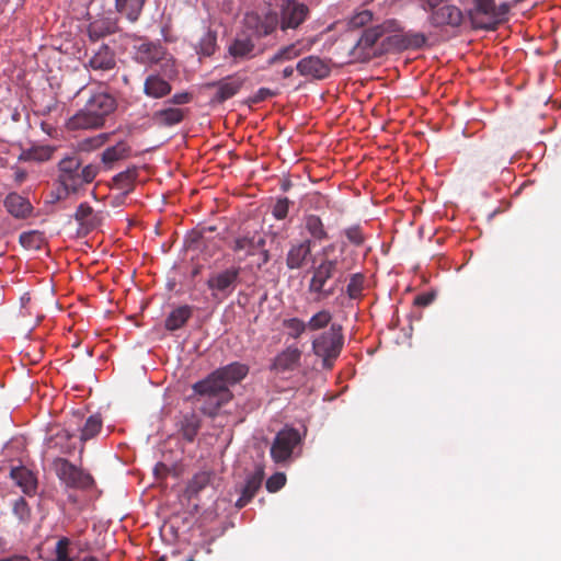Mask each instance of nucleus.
Here are the masks:
<instances>
[{"mask_svg": "<svg viewBox=\"0 0 561 561\" xmlns=\"http://www.w3.org/2000/svg\"><path fill=\"white\" fill-rule=\"evenodd\" d=\"M115 99L104 92L93 93L83 108L68 119L69 129H94L104 125L105 118L115 110Z\"/></svg>", "mask_w": 561, "mask_h": 561, "instance_id": "f257e3e1", "label": "nucleus"}, {"mask_svg": "<svg viewBox=\"0 0 561 561\" xmlns=\"http://www.w3.org/2000/svg\"><path fill=\"white\" fill-rule=\"evenodd\" d=\"M81 160L77 156H67L58 163V181L62 187L55 196V201L66 198L70 193H76L85 184L91 183L99 173L95 164H87L81 168Z\"/></svg>", "mask_w": 561, "mask_h": 561, "instance_id": "f03ea898", "label": "nucleus"}, {"mask_svg": "<svg viewBox=\"0 0 561 561\" xmlns=\"http://www.w3.org/2000/svg\"><path fill=\"white\" fill-rule=\"evenodd\" d=\"M193 390L196 394L206 398L202 411L209 416H215L217 411L232 398L221 377L216 376V370L204 380L195 382Z\"/></svg>", "mask_w": 561, "mask_h": 561, "instance_id": "7ed1b4c3", "label": "nucleus"}, {"mask_svg": "<svg viewBox=\"0 0 561 561\" xmlns=\"http://www.w3.org/2000/svg\"><path fill=\"white\" fill-rule=\"evenodd\" d=\"M343 346L342 327L331 323L328 331L322 332L312 340L313 353L322 358L323 367L331 368L333 360L340 355Z\"/></svg>", "mask_w": 561, "mask_h": 561, "instance_id": "20e7f679", "label": "nucleus"}, {"mask_svg": "<svg viewBox=\"0 0 561 561\" xmlns=\"http://www.w3.org/2000/svg\"><path fill=\"white\" fill-rule=\"evenodd\" d=\"M394 25L396 22L389 20L365 30L351 50L352 58L354 60L365 61L374 57L376 55L374 49L375 44L386 33L391 32Z\"/></svg>", "mask_w": 561, "mask_h": 561, "instance_id": "39448f33", "label": "nucleus"}, {"mask_svg": "<svg viewBox=\"0 0 561 561\" xmlns=\"http://www.w3.org/2000/svg\"><path fill=\"white\" fill-rule=\"evenodd\" d=\"M337 267L336 259H324L312 271V277L308 285V290L316 295V300L321 301L329 298L334 293V287L327 288L325 285L333 277Z\"/></svg>", "mask_w": 561, "mask_h": 561, "instance_id": "423d86ee", "label": "nucleus"}, {"mask_svg": "<svg viewBox=\"0 0 561 561\" xmlns=\"http://www.w3.org/2000/svg\"><path fill=\"white\" fill-rule=\"evenodd\" d=\"M279 28L283 32L297 30L309 18V7L298 0H280L278 3Z\"/></svg>", "mask_w": 561, "mask_h": 561, "instance_id": "0eeeda50", "label": "nucleus"}, {"mask_svg": "<svg viewBox=\"0 0 561 561\" xmlns=\"http://www.w3.org/2000/svg\"><path fill=\"white\" fill-rule=\"evenodd\" d=\"M240 276V267H228L213 273L207 279V287L211 297L218 301L227 299L237 288Z\"/></svg>", "mask_w": 561, "mask_h": 561, "instance_id": "6e6552de", "label": "nucleus"}, {"mask_svg": "<svg viewBox=\"0 0 561 561\" xmlns=\"http://www.w3.org/2000/svg\"><path fill=\"white\" fill-rule=\"evenodd\" d=\"M301 437L297 430L285 427L279 431L271 446V457L276 463L290 460L294 449L300 444Z\"/></svg>", "mask_w": 561, "mask_h": 561, "instance_id": "1a4fd4ad", "label": "nucleus"}, {"mask_svg": "<svg viewBox=\"0 0 561 561\" xmlns=\"http://www.w3.org/2000/svg\"><path fill=\"white\" fill-rule=\"evenodd\" d=\"M57 477L67 488L88 489L93 484L90 473L72 465L67 459L59 458L54 462Z\"/></svg>", "mask_w": 561, "mask_h": 561, "instance_id": "9d476101", "label": "nucleus"}, {"mask_svg": "<svg viewBox=\"0 0 561 561\" xmlns=\"http://www.w3.org/2000/svg\"><path fill=\"white\" fill-rule=\"evenodd\" d=\"M261 54L253 38L245 33L237 34L228 44L226 59H231L232 65L250 60Z\"/></svg>", "mask_w": 561, "mask_h": 561, "instance_id": "9b49d317", "label": "nucleus"}, {"mask_svg": "<svg viewBox=\"0 0 561 561\" xmlns=\"http://www.w3.org/2000/svg\"><path fill=\"white\" fill-rule=\"evenodd\" d=\"M265 247V238L257 232L249 233L239 237L234 240L232 250L245 259L251 255L260 254L262 256V264L267 263L270 256Z\"/></svg>", "mask_w": 561, "mask_h": 561, "instance_id": "f8f14e48", "label": "nucleus"}, {"mask_svg": "<svg viewBox=\"0 0 561 561\" xmlns=\"http://www.w3.org/2000/svg\"><path fill=\"white\" fill-rule=\"evenodd\" d=\"M244 21L245 25L257 36H267L279 26L278 13L272 10L263 14L248 13Z\"/></svg>", "mask_w": 561, "mask_h": 561, "instance_id": "ddd939ff", "label": "nucleus"}, {"mask_svg": "<svg viewBox=\"0 0 561 561\" xmlns=\"http://www.w3.org/2000/svg\"><path fill=\"white\" fill-rule=\"evenodd\" d=\"M296 69L300 76L316 80L327 78L331 71L329 64L318 56H308L300 59Z\"/></svg>", "mask_w": 561, "mask_h": 561, "instance_id": "4468645a", "label": "nucleus"}, {"mask_svg": "<svg viewBox=\"0 0 561 561\" xmlns=\"http://www.w3.org/2000/svg\"><path fill=\"white\" fill-rule=\"evenodd\" d=\"M428 21L433 26H459L462 22V12L456 5L446 4L431 11Z\"/></svg>", "mask_w": 561, "mask_h": 561, "instance_id": "2eb2a0df", "label": "nucleus"}, {"mask_svg": "<svg viewBox=\"0 0 561 561\" xmlns=\"http://www.w3.org/2000/svg\"><path fill=\"white\" fill-rule=\"evenodd\" d=\"M301 351L294 345L286 347L280 352L272 364V369L277 371L294 370L300 364Z\"/></svg>", "mask_w": 561, "mask_h": 561, "instance_id": "dca6fc26", "label": "nucleus"}, {"mask_svg": "<svg viewBox=\"0 0 561 561\" xmlns=\"http://www.w3.org/2000/svg\"><path fill=\"white\" fill-rule=\"evenodd\" d=\"M244 83V78L233 75L224 78L222 80L213 83L217 87L216 99L219 102H224L233 95H236Z\"/></svg>", "mask_w": 561, "mask_h": 561, "instance_id": "f3484780", "label": "nucleus"}, {"mask_svg": "<svg viewBox=\"0 0 561 561\" xmlns=\"http://www.w3.org/2000/svg\"><path fill=\"white\" fill-rule=\"evenodd\" d=\"M105 216L103 213H95L91 206L87 203H82L78 206L75 214V219L85 230H92L99 227L104 220Z\"/></svg>", "mask_w": 561, "mask_h": 561, "instance_id": "a211bd4d", "label": "nucleus"}, {"mask_svg": "<svg viewBox=\"0 0 561 561\" xmlns=\"http://www.w3.org/2000/svg\"><path fill=\"white\" fill-rule=\"evenodd\" d=\"M311 253V240H304L293 244L287 253L286 265L289 270L302 267Z\"/></svg>", "mask_w": 561, "mask_h": 561, "instance_id": "6ab92c4d", "label": "nucleus"}, {"mask_svg": "<svg viewBox=\"0 0 561 561\" xmlns=\"http://www.w3.org/2000/svg\"><path fill=\"white\" fill-rule=\"evenodd\" d=\"M171 90L169 81L157 73L149 75L144 82V93L148 98L161 99L170 94Z\"/></svg>", "mask_w": 561, "mask_h": 561, "instance_id": "aec40b11", "label": "nucleus"}, {"mask_svg": "<svg viewBox=\"0 0 561 561\" xmlns=\"http://www.w3.org/2000/svg\"><path fill=\"white\" fill-rule=\"evenodd\" d=\"M248 373L249 368L247 365L234 362L225 367L218 368L216 370V376L221 377L226 388L229 389L230 386L240 382Z\"/></svg>", "mask_w": 561, "mask_h": 561, "instance_id": "412c9836", "label": "nucleus"}, {"mask_svg": "<svg viewBox=\"0 0 561 561\" xmlns=\"http://www.w3.org/2000/svg\"><path fill=\"white\" fill-rule=\"evenodd\" d=\"M4 207L13 217L22 219L32 213V205L25 197L18 193H10L4 198Z\"/></svg>", "mask_w": 561, "mask_h": 561, "instance_id": "4be33fe9", "label": "nucleus"}, {"mask_svg": "<svg viewBox=\"0 0 561 561\" xmlns=\"http://www.w3.org/2000/svg\"><path fill=\"white\" fill-rule=\"evenodd\" d=\"M164 55L163 47L158 43L144 42L136 47V59L146 65L158 62Z\"/></svg>", "mask_w": 561, "mask_h": 561, "instance_id": "5701e85b", "label": "nucleus"}, {"mask_svg": "<svg viewBox=\"0 0 561 561\" xmlns=\"http://www.w3.org/2000/svg\"><path fill=\"white\" fill-rule=\"evenodd\" d=\"M193 48L199 59L213 56L218 48L217 32L210 27H205L198 41L193 45Z\"/></svg>", "mask_w": 561, "mask_h": 561, "instance_id": "b1692460", "label": "nucleus"}, {"mask_svg": "<svg viewBox=\"0 0 561 561\" xmlns=\"http://www.w3.org/2000/svg\"><path fill=\"white\" fill-rule=\"evenodd\" d=\"M302 226L306 232L309 234V240H311V242H321L329 238L321 218L317 215H306L302 219Z\"/></svg>", "mask_w": 561, "mask_h": 561, "instance_id": "393cba45", "label": "nucleus"}, {"mask_svg": "<svg viewBox=\"0 0 561 561\" xmlns=\"http://www.w3.org/2000/svg\"><path fill=\"white\" fill-rule=\"evenodd\" d=\"M263 474L261 471L249 474L241 491V496L237 500L236 506L241 508L245 506L255 495L262 483Z\"/></svg>", "mask_w": 561, "mask_h": 561, "instance_id": "a878e982", "label": "nucleus"}, {"mask_svg": "<svg viewBox=\"0 0 561 561\" xmlns=\"http://www.w3.org/2000/svg\"><path fill=\"white\" fill-rule=\"evenodd\" d=\"M129 153V146L124 141H119L116 145L106 148L102 152L101 160L105 169H112L117 161L128 158Z\"/></svg>", "mask_w": 561, "mask_h": 561, "instance_id": "bb28decb", "label": "nucleus"}, {"mask_svg": "<svg viewBox=\"0 0 561 561\" xmlns=\"http://www.w3.org/2000/svg\"><path fill=\"white\" fill-rule=\"evenodd\" d=\"M138 167L131 165L125 171L119 172L113 178L114 185L121 190L124 195L133 191L134 183L138 178Z\"/></svg>", "mask_w": 561, "mask_h": 561, "instance_id": "cd10ccee", "label": "nucleus"}, {"mask_svg": "<svg viewBox=\"0 0 561 561\" xmlns=\"http://www.w3.org/2000/svg\"><path fill=\"white\" fill-rule=\"evenodd\" d=\"M215 474L213 471H201L197 472L186 486V494L188 497L197 496L198 493L206 486L213 484Z\"/></svg>", "mask_w": 561, "mask_h": 561, "instance_id": "c85d7f7f", "label": "nucleus"}, {"mask_svg": "<svg viewBox=\"0 0 561 561\" xmlns=\"http://www.w3.org/2000/svg\"><path fill=\"white\" fill-rule=\"evenodd\" d=\"M184 118V111L178 107H165L153 113V121L162 126H173Z\"/></svg>", "mask_w": 561, "mask_h": 561, "instance_id": "c756f323", "label": "nucleus"}, {"mask_svg": "<svg viewBox=\"0 0 561 561\" xmlns=\"http://www.w3.org/2000/svg\"><path fill=\"white\" fill-rule=\"evenodd\" d=\"M11 478L26 494H31L36 490V479L31 471L25 468H13Z\"/></svg>", "mask_w": 561, "mask_h": 561, "instance_id": "7c9ffc66", "label": "nucleus"}, {"mask_svg": "<svg viewBox=\"0 0 561 561\" xmlns=\"http://www.w3.org/2000/svg\"><path fill=\"white\" fill-rule=\"evenodd\" d=\"M192 316V307L180 306L174 309L165 319V328L169 331H175L182 328Z\"/></svg>", "mask_w": 561, "mask_h": 561, "instance_id": "2f4dec72", "label": "nucleus"}, {"mask_svg": "<svg viewBox=\"0 0 561 561\" xmlns=\"http://www.w3.org/2000/svg\"><path fill=\"white\" fill-rule=\"evenodd\" d=\"M146 0H116L117 11L125 15L128 21L136 22L140 15Z\"/></svg>", "mask_w": 561, "mask_h": 561, "instance_id": "473e14b6", "label": "nucleus"}, {"mask_svg": "<svg viewBox=\"0 0 561 561\" xmlns=\"http://www.w3.org/2000/svg\"><path fill=\"white\" fill-rule=\"evenodd\" d=\"M89 66L94 70H110L115 66V60L110 48L102 46L89 60Z\"/></svg>", "mask_w": 561, "mask_h": 561, "instance_id": "72a5a7b5", "label": "nucleus"}, {"mask_svg": "<svg viewBox=\"0 0 561 561\" xmlns=\"http://www.w3.org/2000/svg\"><path fill=\"white\" fill-rule=\"evenodd\" d=\"M103 421L100 414L90 415L80 428V440L87 442L94 438L102 430Z\"/></svg>", "mask_w": 561, "mask_h": 561, "instance_id": "f704fd0d", "label": "nucleus"}, {"mask_svg": "<svg viewBox=\"0 0 561 561\" xmlns=\"http://www.w3.org/2000/svg\"><path fill=\"white\" fill-rule=\"evenodd\" d=\"M300 55V49L297 44L287 45L280 49H278L274 55H272L267 59V65L273 66L276 64H282L287 60H291Z\"/></svg>", "mask_w": 561, "mask_h": 561, "instance_id": "c9c22d12", "label": "nucleus"}, {"mask_svg": "<svg viewBox=\"0 0 561 561\" xmlns=\"http://www.w3.org/2000/svg\"><path fill=\"white\" fill-rule=\"evenodd\" d=\"M114 32V24L107 20H95L88 27L89 37L98 41Z\"/></svg>", "mask_w": 561, "mask_h": 561, "instance_id": "e433bc0d", "label": "nucleus"}, {"mask_svg": "<svg viewBox=\"0 0 561 561\" xmlns=\"http://www.w3.org/2000/svg\"><path fill=\"white\" fill-rule=\"evenodd\" d=\"M306 323V321L293 317L283 320V328L289 337L297 340L308 330Z\"/></svg>", "mask_w": 561, "mask_h": 561, "instance_id": "4c0bfd02", "label": "nucleus"}, {"mask_svg": "<svg viewBox=\"0 0 561 561\" xmlns=\"http://www.w3.org/2000/svg\"><path fill=\"white\" fill-rule=\"evenodd\" d=\"M332 321V313L327 310L322 309L314 313L306 323L308 325V330L310 331H319L324 328H327L330 322Z\"/></svg>", "mask_w": 561, "mask_h": 561, "instance_id": "58836bf2", "label": "nucleus"}, {"mask_svg": "<svg viewBox=\"0 0 561 561\" xmlns=\"http://www.w3.org/2000/svg\"><path fill=\"white\" fill-rule=\"evenodd\" d=\"M199 430V421L195 415H185L182 421V432L185 439L192 442Z\"/></svg>", "mask_w": 561, "mask_h": 561, "instance_id": "ea45409f", "label": "nucleus"}, {"mask_svg": "<svg viewBox=\"0 0 561 561\" xmlns=\"http://www.w3.org/2000/svg\"><path fill=\"white\" fill-rule=\"evenodd\" d=\"M20 243L28 250L39 249L43 243V236L38 231H27L20 236Z\"/></svg>", "mask_w": 561, "mask_h": 561, "instance_id": "a19ab883", "label": "nucleus"}, {"mask_svg": "<svg viewBox=\"0 0 561 561\" xmlns=\"http://www.w3.org/2000/svg\"><path fill=\"white\" fill-rule=\"evenodd\" d=\"M373 20V12L369 10H363L351 16L348 26L351 28H359L367 25Z\"/></svg>", "mask_w": 561, "mask_h": 561, "instance_id": "79ce46f5", "label": "nucleus"}, {"mask_svg": "<svg viewBox=\"0 0 561 561\" xmlns=\"http://www.w3.org/2000/svg\"><path fill=\"white\" fill-rule=\"evenodd\" d=\"M48 158L49 152L44 148L30 149L20 154V160L23 161H44Z\"/></svg>", "mask_w": 561, "mask_h": 561, "instance_id": "37998d69", "label": "nucleus"}, {"mask_svg": "<svg viewBox=\"0 0 561 561\" xmlns=\"http://www.w3.org/2000/svg\"><path fill=\"white\" fill-rule=\"evenodd\" d=\"M364 277L362 274L352 275L348 285H347V294L350 298H357L363 289Z\"/></svg>", "mask_w": 561, "mask_h": 561, "instance_id": "c03bdc74", "label": "nucleus"}, {"mask_svg": "<svg viewBox=\"0 0 561 561\" xmlns=\"http://www.w3.org/2000/svg\"><path fill=\"white\" fill-rule=\"evenodd\" d=\"M13 514L19 518L20 522H26L28 519L30 508L23 497L15 500L13 504Z\"/></svg>", "mask_w": 561, "mask_h": 561, "instance_id": "a18cd8bd", "label": "nucleus"}, {"mask_svg": "<svg viewBox=\"0 0 561 561\" xmlns=\"http://www.w3.org/2000/svg\"><path fill=\"white\" fill-rule=\"evenodd\" d=\"M288 210H289V199L287 197H283V198L277 199V202L273 206L272 214L276 219L282 220L287 217Z\"/></svg>", "mask_w": 561, "mask_h": 561, "instance_id": "49530a36", "label": "nucleus"}, {"mask_svg": "<svg viewBox=\"0 0 561 561\" xmlns=\"http://www.w3.org/2000/svg\"><path fill=\"white\" fill-rule=\"evenodd\" d=\"M474 9L483 14L495 16L496 5L494 0H474Z\"/></svg>", "mask_w": 561, "mask_h": 561, "instance_id": "de8ad7c7", "label": "nucleus"}, {"mask_svg": "<svg viewBox=\"0 0 561 561\" xmlns=\"http://www.w3.org/2000/svg\"><path fill=\"white\" fill-rule=\"evenodd\" d=\"M286 483V476L282 472L274 473L266 481V489L270 492H276L280 490Z\"/></svg>", "mask_w": 561, "mask_h": 561, "instance_id": "09e8293b", "label": "nucleus"}, {"mask_svg": "<svg viewBox=\"0 0 561 561\" xmlns=\"http://www.w3.org/2000/svg\"><path fill=\"white\" fill-rule=\"evenodd\" d=\"M346 238L355 245H360L364 242V236L359 227L354 226L345 230Z\"/></svg>", "mask_w": 561, "mask_h": 561, "instance_id": "8fccbe9b", "label": "nucleus"}, {"mask_svg": "<svg viewBox=\"0 0 561 561\" xmlns=\"http://www.w3.org/2000/svg\"><path fill=\"white\" fill-rule=\"evenodd\" d=\"M405 38L408 44L415 48H420L426 43V37L423 33H408Z\"/></svg>", "mask_w": 561, "mask_h": 561, "instance_id": "3c124183", "label": "nucleus"}, {"mask_svg": "<svg viewBox=\"0 0 561 561\" xmlns=\"http://www.w3.org/2000/svg\"><path fill=\"white\" fill-rule=\"evenodd\" d=\"M191 100V95L186 92L175 93L172 95V98L168 101L169 103L181 105L186 104Z\"/></svg>", "mask_w": 561, "mask_h": 561, "instance_id": "603ef678", "label": "nucleus"}, {"mask_svg": "<svg viewBox=\"0 0 561 561\" xmlns=\"http://www.w3.org/2000/svg\"><path fill=\"white\" fill-rule=\"evenodd\" d=\"M70 545V540L66 537L59 539L56 543V556L68 553V547Z\"/></svg>", "mask_w": 561, "mask_h": 561, "instance_id": "864d4df0", "label": "nucleus"}, {"mask_svg": "<svg viewBox=\"0 0 561 561\" xmlns=\"http://www.w3.org/2000/svg\"><path fill=\"white\" fill-rule=\"evenodd\" d=\"M434 300L432 294L420 295L415 298V304L419 306H428Z\"/></svg>", "mask_w": 561, "mask_h": 561, "instance_id": "5fc2aeb1", "label": "nucleus"}, {"mask_svg": "<svg viewBox=\"0 0 561 561\" xmlns=\"http://www.w3.org/2000/svg\"><path fill=\"white\" fill-rule=\"evenodd\" d=\"M272 95L273 92L270 89L261 88L255 95V101H263Z\"/></svg>", "mask_w": 561, "mask_h": 561, "instance_id": "6e6d98bb", "label": "nucleus"}, {"mask_svg": "<svg viewBox=\"0 0 561 561\" xmlns=\"http://www.w3.org/2000/svg\"><path fill=\"white\" fill-rule=\"evenodd\" d=\"M0 561H31V559L24 554H12L7 558H0Z\"/></svg>", "mask_w": 561, "mask_h": 561, "instance_id": "4d7b16f0", "label": "nucleus"}, {"mask_svg": "<svg viewBox=\"0 0 561 561\" xmlns=\"http://www.w3.org/2000/svg\"><path fill=\"white\" fill-rule=\"evenodd\" d=\"M15 181L21 183L26 178V172L23 170H16L14 173Z\"/></svg>", "mask_w": 561, "mask_h": 561, "instance_id": "13d9d810", "label": "nucleus"}, {"mask_svg": "<svg viewBox=\"0 0 561 561\" xmlns=\"http://www.w3.org/2000/svg\"><path fill=\"white\" fill-rule=\"evenodd\" d=\"M9 550L8 542L4 538L0 537V554L5 553Z\"/></svg>", "mask_w": 561, "mask_h": 561, "instance_id": "bf43d9fd", "label": "nucleus"}, {"mask_svg": "<svg viewBox=\"0 0 561 561\" xmlns=\"http://www.w3.org/2000/svg\"><path fill=\"white\" fill-rule=\"evenodd\" d=\"M294 73V68L291 66L289 67H286L284 70H283V77L284 78H289L291 77Z\"/></svg>", "mask_w": 561, "mask_h": 561, "instance_id": "052dcab7", "label": "nucleus"}, {"mask_svg": "<svg viewBox=\"0 0 561 561\" xmlns=\"http://www.w3.org/2000/svg\"><path fill=\"white\" fill-rule=\"evenodd\" d=\"M56 561H72L68 553L56 556Z\"/></svg>", "mask_w": 561, "mask_h": 561, "instance_id": "680f3d73", "label": "nucleus"}, {"mask_svg": "<svg viewBox=\"0 0 561 561\" xmlns=\"http://www.w3.org/2000/svg\"><path fill=\"white\" fill-rule=\"evenodd\" d=\"M64 436L67 438V439H70L75 436V434L72 432H70L69 430H65L64 431Z\"/></svg>", "mask_w": 561, "mask_h": 561, "instance_id": "e2e57ef3", "label": "nucleus"}, {"mask_svg": "<svg viewBox=\"0 0 561 561\" xmlns=\"http://www.w3.org/2000/svg\"><path fill=\"white\" fill-rule=\"evenodd\" d=\"M80 561H99V559H98V558H95V557L89 556V557H84V558H83L82 560H80Z\"/></svg>", "mask_w": 561, "mask_h": 561, "instance_id": "0e129e2a", "label": "nucleus"}, {"mask_svg": "<svg viewBox=\"0 0 561 561\" xmlns=\"http://www.w3.org/2000/svg\"><path fill=\"white\" fill-rule=\"evenodd\" d=\"M332 249H333V247H332V245L325 247V248H323L322 253H323L324 255H327V254H328V252H330V250H332Z\"/></svg>", "mask_w": 561, "mask_h": 561, "instance_id": "69168bd1", "label": "nucleus"}, {"mask_svg": "<svg viewBox=\"0 0 561 561\" xmlns=\"http://www.w3.org/2000/svg\"><path fill=\"white\" fill-rule=\"evenodd\" d=\"M165 560H167V558H165L164 556H162V557L158 558V559H157V560H154V561H165Z\"/></svg>", "mask_w": 561, "mask_h": 561, "instance_id": "338daca9", "label": "nucleus"}]
</instances>
